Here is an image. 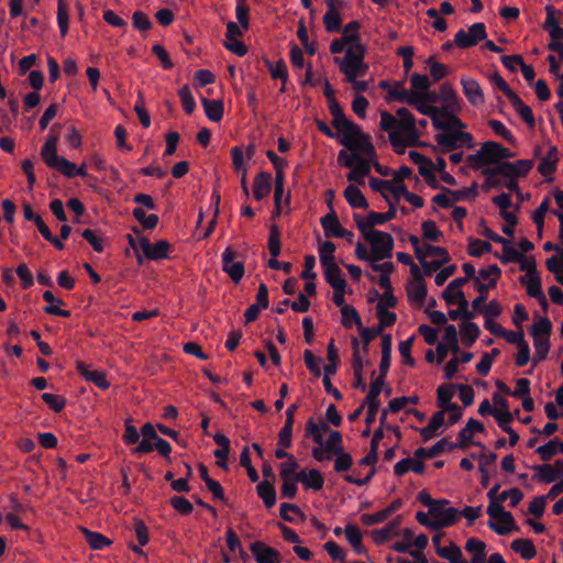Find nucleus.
Masks as SVG:
<instances>
[{
	"label": "nucleus",
	"mask_w": 563,
	"mask_h": 563,
	"mask_svg": "<svg viewBox=\"0 0 563 563\" xmlns=\"http://www.w3.org/2000/svg\"><path fill=\"white\" fill-rule=\"evenodd\" d=\"M329 110L332 115L333 128L342 134L340 144L349 151H362L369 159L376 156V150L368 134L364 133L361 128L349 120L336 100H330Z\"/></svg>",
	"instance_id": "f257e3e1"
},
{
	"label": "nucleus",
	"mask_w": 563,
	"mask_h": 563,
	"mask_svg": "<svg viewBox=\"0 0 563 563\" xmlns=\"http://www.w3.org/2000/svg\"><path fill=\"white\" fill-rule=\"evenodd\" d=\"M365 55L366 47L357 44L354 47H347L343 58L334 57V63L339 65L340 71L344 74L347 81H354L368 71L369 66L364 62Z\"/></svg>",
	"instance_id": "f03ea898"
},
{
	"label": "nucleus",
	"mask_w": 563,
	"mask_h": 563,
	"mask_svg": "<svg viewBox=\"0 0 563 563\" xmlns=\"http://www.w3.org/2000/svg\"><path fill=\"white\" fill-rule=\"evenodd\" d=\"M449 504L448 499H437V505L429 511L437 531L455 525L460 519V511L454 507H449Z\"/></svg>",
	"instance_id": "7ed1b4c3"
},
{
	"label": "nucleus",
	"mask_w": 563,
	"mask_h": 563,
	"mask_svg": "<svg viewBox=\"0 0 563 563\" xmlns=\"http://www.w3.org/2000/svg\"><path fill=\"white\" fill-rule=\"evenodd\" d=\"M371 235L373 236L369 238L371 240H367V242L372 247L373 261L379 262L390 258L393 256L394 249L393 236L389 233L383 231H373Z\"/></svg>",
	"instance_id": "20e7f679"
},
{
	"label": "nucleus",
	"mask_w": 563,
	"mask_h": 563,
	"mask_svg": "<svg viewBox=\"0 0 563 563\" xmlns=\"http://www.w3.org/2000/svg\"><path fill=\"white\" fill-rule=\"evenodd\" d=\"M397 208L393 202H389V210L386 214H380L376 211H371L366 218V221L360 223L357 225L358 231L362 233L363 238L367 241L371 240L373 235L371 233L376 231L374 227L385 224L386 222L396 218Z\"/></svg>",
	"instance_id": "39448f33"
},
{
	"label": "nucleus",
	"mask_w": 563,
	"mask_h": 563,
	"mask_svg": "<svg viewBox=\"0 0 563 563\" xmlns=\"http://www.w3.org/2000/svg\"><path fill=\"white\" fill-rule=\"evenodd\" d=\"M133 232L140 235V249L148 260L158 261L168 257L170 244L167 241L159 240L152 245L147 238L141 235L139 228H133Z\"/></svg>",
	"instance_id": "423d86ee"
},
{
	"label": "nucleus",
	"mask_w": 563,
	"mask_h": 563,
	"mask_svg": "<svg viewBox=\"0 0 563 563\" xmlns=\"http://www.w3.org/2000/svg\"><path fill=\"white\" fill-rule=\"evenodd\" d=\"M221 257L223 272L229 275L234 284H239L245 272L243 262L234 261L238 254L231 246L223 251Z\"/></svg>",
	"instance_id": "0eeeda50"
},
{
	"label": "nucleus",
	"mask_w": 563,
	"mask_h": 563,
	"mask_svg": "<svg viewBox=\"0 0 563 563\" xmlns=\"http://www.w3.org/2000/svg\"><path fill=\"white\" fill-rule=\"evenodd\" d=\"M461 85L465 98L472 106L477 107L484 103V92L476 79L463 76L461 78Z\"/></svg>",
	"instance_id": "6e6552de"
},
{
	"label": "nucleus",
	"mask_w": 563,
	"mask_h": 563,
	"mask_svg": "<svg viewBox=\"0 0 563 563\" xmlns=\"http://www.w3.org/2000/svg\"><path fill=\"white\" fill-rule=\"evenodd\" d=\"M533 167L532 159H518L517 162L498 163L499 172L505 173V178H516L526 176Z\"/></svg>",
	"instance_id": "1a4fd4ad"
},
{
	"label": "nucleus",
	"mask_w": 563,
	"mask_h": 563,
	"mask_svg": "<svg viewBox=\"0 0 563 563\" xmlns=\"http://www.w3.org/2000/svg\"><path fill=\"white\" fill-rule=\"evenodd\" d=\"M484 426L482 422L474 418H470L466 426L459 432L457 438L460 440V449H466L470 444H475L483 450H485V445L479 442H473L474 432H483Z\"/></svg>",
	"instance_id": "9d476101"
},
{
	"label": "nucleus",
	"mask_w": 563,
	"mask_h": 563,
	"mask_svg": "<svg viewBox=\"0 0 563 563\" xmlns=\"http://www.w3.org/2000/svg\"><path fill=\"white\" fill-rule=\"evenodd\" d=\"M250 550L257 563H280L279 552L261 541L253 542Z\"/></svg>",
	"instance_id": "9b49d317"
},
{
	"label": "nucleus",
	"mask_w": 563,
	"mask_h": 563,
	"mask_svg": "<svg viewBox=\"0 0 563 563\" xmlns=\"http://www.w3.org/2000/svg\"><path fill=\"white\" fill-rule=\"evenodd\" d=\"M396 131H399L400 136L407 140L409 146L419 145V137L421 135L417 128L416 118H409L408 120H398Z\"/></svg>",
	"instance_id": "f8f14e48"
},
{
	"label": "nucleus",
	"mask_w": 563,
	"mask_h": 563,
	"mask_svg": "<svg viewBox=\"0 0 563 563\" xmlns=\"http://www.w3.org/2000/svg\"><path fill=\"white\" fill-rule=\"evenodd\" d=\"M76 368L87 382L95 384L101 390H107L110 387L104 372L91 369L90 366L86 365L84 362H77Z\"/></svg>",
	"instance_id": "ddd939ff"
},
{
	"label": "nucleus",
	"mask_w": 563,
	"mask_h": 563,
	"mask_svg": "<svg viewBox=\"0 0 563 563\" xmlns=\"http://www.w3.org/2000/svg\"><path fill=\"white\" fill-rule=\"evenodd\" d=\"M141 435L143 439L140 441V443L133 449V454H144L150 453L154 450L153 441H155L157 438V432L154 428V426L150 422H146L143 424V427L140 430Z\"/></svg>",
	"instance_id": "4468645a"
},
{
	"label": "nucleus",
	"mask_w": 563,
	"mask_h": 563,
	"mask_svg": "<svg viewBox=\"0 0 563 563\" xmlns=\"http://www.w3.org/2000/svg\"><path fill=\"white\" fill-rule=\"evenodd\" d=\"M545 12L547 19L543 27L549 32L552 42L563 40V29L560 26L559 20L556 19V14H560L561 12L552 5H547Z\"/></svg>",
	"instance_id": "2eb2a0df"
},
{
	"label": "nucleus",
	"mask_w": 563,
	"mask_h": 563,
	"mask_svg": "<svg viewBox=\"0 0 563 563\" xmlns=\"http://www.w3.org/2000/svg\"><path fill=\"white\" fill-rule=\"evenodd\" d=\"M272 190V175L267 172L258 173L254 178L253 196L257 201L266 198Z\"/></svg>",
	"instance_id": "dca6fc26"
},
{
	"label": "nucleus",
	"mask_w": 563,
	"mask_h": 563,
	"mask_svg": "<svg viewBox=\"0 0 563 563\" xmlns=\"http://www.w3.org/2000/svg\"><path fill=\"white\" fill-rule=\"evenodd\" d=\"M321 266L323 268L324 279L332 288L346 287V280L343 277V273L335 262Z\"/></svg>",
	"instance_id": "f3484780"
},
{
	"label": "nucleus",
	"mask_w": 563,
	"mask_h": 563,
	"mask_svg": "<svg viewBox=\"0 0 563 563\" xmlns=\"http://www.w3.org/2000/svg\"><path fill=\"white\" fill-rule=\"evenodd\" d=\"M296 479H299V482H301L306 488H310V489H314V490L322 489L323 484H324V478H323L322 474L320 473V471H318L316 468H311L308 472L305 470L300 471L296 475Z\"/></svg>",
	"instance_id": "a211bd4d"
},
{
	"label": "nucleus",
	"mask_w": 563,
	"mask_h": 563,
	"mask_svg": "<svg viewBox=\"0 0 563 563\" xmlns=\"http://www.w3.org/2000/svg\"><path fill=\"white\" fill-rule=\"evenodd\" d=\"M328 431H330L328 422L317 423L313 418H310L306 423V437L311 438L318 445L324 444L323 433Z\"/></svg>",
	"instance_id": "6ab92c4d"
},
{
	"label": "nucleus",
	"mask_w": 563,
	"mask_h": 563,
	"mask_svg": "<svg viewBox=\"0 0 563 563\" xmlns=\"http://www.w3.org/2000/svg\"><path fill=\"white\" fill-rule=\"evenodd\" d=\"M455 385L448 384L441 385L437 389V406L441 408V410L445 411L448 409H455L456 404L452 402V398L454 396Z\"/></svg>",
	"instance_id": "aec40b11"
},
{
	"label": "nucleus",
	"mask_w": 563,
	"mask_h": 563,
	"mask_svg": "<svg viewBox=\"0 0 563 563\" xmlns=\"http://www.w3.org/2000/svg\"><path fill=\"white\" fill-rule=\"evenodd\" d=\"M499 521L503 523V525H498L496 521L494 520H489L488 521V527L494 531L496 532L497 534L499 536H506L508 534L509 532L511 531H519V527L517 526L515 519H514V516L511 515V512L509 511H506L501 519H499Z\"/></svg>",
	"instance_id": "412c9836"
},
{
	"label": "nucleus",
	"mask_w": 563,
	"mask_h": 563,
	"mask_svg": "<svg viewBox=\"0 0 563 563\" xmlns=\"http://www.w3.org/2000/svg\"><path fill=\"white\" fill-rule=\"evenodd\" d=\"M321 225L327 238H338L343 227L341 225L335 211L332 209L330 213L325 214L320 220Z\"/></svg>",
	"instance_id": "4be33fe9"
},
{
	"label": "nucleus",
	"mask_w": 563,
	"mask_h": 563,
	"mask_svg": "<svg viewBox=\"0 0 563 563\" xmlns=\"http://www.w3.org/2000/svg\"><path fill=\"white\" fill-rule=\"evenodd\" d=\"M201 103L203 106L207 118L212 122H220L223 118V102L221 100H210L202 97Z\"/></svg>",
	"instance_id": "5701e85b"
},
{
	"label": "nucleus",
	"mask_w": 563,
	"mask_h": 563,
	"mask_svg": "<svg viewBox=\"0 0 563 563\" xmlns=\"http://www.w3.org/2000/svg\"><path fill=\"white\" fill-rule=\"evenodd\" d=\"M81 532L85 537L86 542L93 550H103L111 545L112 541L100 532L91 531L85 527L81 528Z\"/></svg>",
	"instance_id": "b1692460"
},
{
	"label": "nucleus",
	"mask_w": 563,
	"mask_h": 563,
	"mask_svg": "<svg viewBox=\"0 0 563 563\" xmlns=\"http://www.w3.org/2000/svg\"><path fill=\"white\" fill-rule=\"evenodd\" d=\"M415 92H410L408 90H406L404 87H402V81H397L395 82V85L388 90V97H387V100L390 101V100H396L398 102H401V103H415L416 102V98H415Z\"/></svg>",
	"instance_id": "393cba45"
},
{
	"label": "nucleus",
	"mask_w": 563,
	"mask_h": 563,
	"mask_svg": "<svg viewBox=\"0 0 563 563\" xmlns=\"http://www.w3.org/2000/svg\"><path fill=\"white\" fill-rule=\"evenodd\" d=\"M344 197L352 208L367 209L368 202L363 192L354 185H349L344 190Z\"/></svg>",
	"instance_id": "a878e982"
},
{
	"label": "nucleus",
	"mask_w": 563,
	"mask_h": 563,
	"mask_svg": "<svg viewBox=\"0 0 563 563\" xmlns=\"http://www.w3.org/2000/svg\"><path fill=\"white\" fill-rule=\"evenodd\" d=\"M371 172L369 163L362 156L355 163V165L351 168V172L347 174V180L358 183L360 185H364V177L367 176Z\"/></svg>",
	"instance_id": "bb28decb"
},
{
	"label": "nucleus",
	"mask_w": 563,
	"mask_h": 563,
	"mask_svg": "<svg viewBox=\"0 0 563 563\" xmlns=\"http://www.w3.org/2000/svg\"><path fill=\"white\" fill-rule=\"evenodd\" d=\"M509 101L511 102L512 107L520 115V118L527 123V125L529 128H534L536 120L531 108L523 103V101L520 99L518 95L514 96Z\"/></svg>",
	"instance_id": "cd10ccee"
},
{
	"label": "nucleus",
	"mask_w": 563,
	"mask_h": 563,
	"mask_svg": "<svg viewBox=\"0 0 563 563\" xmlns=\"http://www.w3.org/2000/svg\"><path fill=\"white\" fill-rule=\"evenodd\" d=\"M257 495L262 498L266 508H272L276 504V490L274 485L267 479L256 486Z\"/></svg>",
	"instance_id": "c85d7f7f"
},
{
	"label": "nucleus",
	"mask_w": 563,
	"mask_h": 563,
	"mask_svg": "<svg viewBox=\"0 0 563 563\" xmlns=\"http://www.w3.org/2000/svg\"><path fill=\"white\" fill-rule=\"evenodd\" d=\"M48 167L56 169L62 175L73 178L75 177V168L76 165L71 163L70 161L66 159L64 156L57 155L53 159L45 163Z\"/></svg>",
	"instance_id": "c756f323"
},
{
	"label": "nucleus",
	"mask_w": 563,
	"mask_h": 563,
	"mask_svg": "<svg viewBox=\"0 0 563 563\" xmlns=\"http://www.w3.org/2000/svg\"><path fill=\"white\" fill-rule=\"evenodd\" d=\"M532 470L536 472L533 479H539L545 484L554 483L559 477L552 464L533 465Z\"/></svg>",
	"instance_id": "7c9ffc66"
},
{
	"label": "nucleus",
	"mask_w": 563,
	"mask_h": 563,
	"mask_svg": "<svg viewBox=\"0 0 563 563\" xmlns=\"http://www.w3.org/2000/svg\"><path fill=\"white\" fill-rule=\"evenodd\" d=\"M511 549L520 553L525 560H531L537 555L533 542L529 539H516L511 542Z\"/></svg>",
	"instance_id": "2f4dec72"
},
{
	"label": "nucleus",
	"mask_w": 563,
	"mask_h": 563,
	"mask_svg": "<svg viewBox=\"0 0 563 563\" xmlns=\"http://www.w3.org/2000/svg\"><path fill=\"white\" fill-rule=\"evenodd\" d=\"M558 162V148L551 146L547 156L543 157L538 166V170L541 175L548 176L555 172Z\"/></svg>",
	"instance_id": "473e14b6"
},
{
	"label": "nucleus",
	"mask_w": 563,
	"mask_h": 563,
	"mask_svg": "<svg viewBox=\"0 0 563 563\" xmlns=\"http://www.w3.org/2000/svg\"><path fill=\"white\" fill-rule=\"evenodd\" d=\"M442 191H445L449 194V196L452 197L453 203L462 200H474L477 197V184L474 183L471 187L460 189V190H452L446 187H441Z\"/></svg>",
	"instance_id": "72a5a7b5"
},
{
	"label": "nucleus",
	"mask_w": 563,
	"mask_h": 563,
	"mask_svg": "<svg viewBox=\"0 0 563 563\" xmlns=\"http://www.w3.org/2000/svg\"><path fill=\"white\" fill-rule=\"evenodd\" d=\"M440 95L445 103L443 108H446L448 111H460V100L449 84H443L440 88Z\"/></svg>",
	"instance_id": "f704fd0d"
},
{
	"label": "nucleus",
	"mask_w": 563,
	"mask_h": 563,
	"mask_svg": "<svg viewBox=\"0 0 563 563\" xmlns=\"http://www.w3.org/2000/svg\"><path fill=\"white\" fill-rule=\"evenodd\" d=\"M462 342L467 347H471L481 334L479 327L474 322H463L461 324Z\"/></svg>",
	"instance_id": "c9c22d12"
},
{
	"label": "nucleus",
	"mask_w": 563,
	"mask_h": 563,
	"mask_svg": "<svg viewBox=\"0 0 563 563\" xmlns=\"http://www.w3.org/2000/svg\"><path fill=\"white\" fill-rule=\"evenodd\" d=\"M416 98L415 103H408L409 106H413L417 111L423 115H428L432 118V115L438 113H443V115H449V111L446 108L439 109L433 104L427 103L423 100H421V97L418 93H413Z\"/></svg>",
	"instance_id": "e433bc0d"
},
{
	"label": "nucleus",
	"mask_w": 563,
	"mask_h": 563,
	"mask_svg": "<svg viewBox=\"0 0 563 563\" xmlns=\"http://www.w3.org/2000/svg\"><path fill=\"white\" fill-rule=\"evenodd\" d=\"M323 24L329 33H336L341 31L342 27V16L340 14V9L328 10L323 15Z\"/></svg>",
	"instance_id": "4c0bfd02"
},
{
	"label": "nucleus",
	"mask_w": 563,
	"mask_h": 563,
	"mask_svg": "<svg viewBox=\"0 0 563 563\" xmlns=\"http://www.w3.org/2000/svg\"><path fill=\"white\" fill-rule=\"evenodd\" d=\"M519 283L526 286L528 296L537 299L543 295L541 278L539 275L532 277L520 276Z\"/></svg>",
	"instance_id": "58836bf2"
},
{
	"label": "nucleus",
	"mask_w": 563,
	"mask_h": 563,
	"mask_svg": "<svg viewBox=\"0 0 563 563\" xmlns=\"http://www.w3.org/2000/svg\"><path fill=\"white\" fill-rule=\"evenodd\" d=\"M448 438H443L438 441L430 449L419 448L415 451L413 455L417 459H434L444 452Z\"/></svg>",
	"instance_id": "ea45409f"
},
{
	"label": "nucleus",
	"mask_w": 563,
	"mask_h": 563,
	"mask_svg": "<svg viewBox=\"0 0 563 563\" xmlns=\"http://www.w3.org/2000/svg\"><path fill=\"white\" fill-rule=\"evenodd\" d=\"M347 44L350 45L349 47L362 44L360 42V34L353 33L352 35L342 36L341 38H334L330 44V52L332 54L342 53Z\"/></svg>",
	"instance_id": "a19ab883"
},
{
	"label": "nucleus",
	"mask_w": 563,
	"mask_h": 563,
	"mask_svg": "<svg viewBox=\"0 0 563 563\" xmlns=\"http://www.w3.org/2000/svg\"><path fill=\"white\" fill-rule=\"evenodd\" d=\"M435 140L440 146L445 148V151H454L460 147L456 140V131H453L452 129L438 133L435 135Z\"/></svg>",
	"instance_id": "79ce46f5"
},
{
	"label": "nucleus",
	"mask_w": 563,
	"mask_h": 563,
	"mask_svg": "<svg viewBox=\"0 0 563 563\" xmlns=\"http://www.w3.org/2000/svg\"><path fill=\"white\" fill-rule=\"evenodd\" d=\"M342 324L344 328L350 329L353 324L361 328V317L353 306H344L341 309Z\"/></svg>",
	"instance_id": "37998d69"
},
{
	"label": "nucleus",
	"mask_w": 563,
	"mask_h": 563,
	"mask_svg": "<svg viewBox=\"0 0 563 563\" xmlns=\"http://www.w3.org/2000/svg\"><path fill=\"white\" fill-rule=\"evenodd\" d=\"M443 342L450 347V351L457 355L461 352L455 325L446 324L443 333Z\"/></svg>",
	"instance_id": "c03bdc74"
},
{
	"label": "nucleus",
	"mask_w": 563,
	"mask_h": 563,
	"mask_svg": "<svg viewBox=\"0 0 563 563\" xmlns=\"http://www.w3.org/2000/svg\"><path fill=\"white\" fill-rule=\"evenodd\" d=\"M560 439L554 438L543 445L537 448L536 452L540 455L543 462L550 461L554 455L559 453Z\"/></svg>",
	"instance_id": "a18cd8bd"
},
{
	"label": "nucleus",
	"mask_w": 563,
	"mask_h": 563,
	"mask_svg": "<svg viewBox=\"0 0 563 563\" xmlns=\"http://www.w3.org/2000/svg\"><path fill=\"white\" fill-rule=\"evenodd\" d=\"M408 297L419 303H422L427 297V285L424 280L411 282L408 286Z\"/></svg>",
	"instance_id": "49530a36"
},
{
	"label": "nucleus",
	"mask_w": 563,
	"mask_h": 563,
	"mask_svg": "<svg viewBox=\"0 0 563 563\" xmlns=\"http://www.w3.org/2000/svg\"><path fill=\"white\" fill-rule=\"evenodd\" d=\"M437 554L442 559L449 560L450 563H467L462 559V550L454 544L450 548H438Z\"/></svg>",
	"instance_id": "de8ad7c7"
},
{
	"label": "nucleus",
	"mask_w": 563,
	"mask_h": 563,
	"mask_svg": "<svg viewBox=\"0 0 563 563\" xmlns=\"http://www.w3.org/2000/svg\"><path fill=\"white\" fill-rule=\"evenodd\" d=\"M140 431L133 426V418L129 417L124 421V433L122 440L125 445L140 443Z\"/></svg>",
	"instance_id": "09e8293b"
},
{
	"label": "nucleus",
	"mask_w": 563,
	"mask_h": 563,
	"mask_svg": "<svg viewBox=\"0 0 563 563\" xmlns=\"http://www.w3.org/2000/svg\"><path fill=\"white\" fill-rule=\"evenodd\" d=\"M265 65L267 66L273 79H280L284 84L287 82L288 70L283 59L278 60L276 65H274L271 60L265 59Z\"/></svg>",
	"instance_id": "8fccbe9b"
},
{
	"label": "nucleus",
	"mask_w": 563,
	"mask_h": 563,
	"mask_svg": "<svg viewBox=\"0 0 563 563\" xmlns=\"http://www.w3.org/2000/svg\"><path fill=\"white\" fill-rule=\"evenodd\" d=\"M280 231L277 224H272L269 228L268 250L272 257H278L280 254Z\"/></svg>",
	"instance_id": "3c124183"
},
{
	"label": "nucleus",
	"mask_w": 563,
	"mask_h": 563,
	"mask_svg": "<svg viewBox=\"0 0 563 563\" xmlns=\"http://www.w3.org/2000/svg\"><path fill=\"white\" fill-rule=\"evenodd\" d=\"M467 253L473 257H481L484 253L492 252V244L487 241H482L475 238H470Z\"/></svg>",
	"instance_id": "603ef678"
},
{
	"label": "nucleus",
	"mask_w": 563,
	"mask_h": 563,
	"mask_svg": "<svg viewBox=\"0 0 563 563\" xmlns=\"http://www.w3.org/2000/svg\"><path fill=\"white\" fill-rule=\"evenodd\" d=\"M376 312L379 319L378 325L382 327L383 330L386 327H391L397 320V314L393 311H388L383 301H378Z\"/></svg>",
	"instance_id": "864d4df0"
},
{
	"label": "nucleus",
	"mask_w": 563,
	"mask_h": 563,
	"mask_svg": "<svg viewBox=\"0 0 563 563\" xmlns=\"http://www.w3.org/2000/svg\"><path fill=\"white\" fill-rule=\"evenodd\" d=\"M552 323L548 318H541L538 323L531 327L533 340L548 338L550 340Z\"/></svg>",
	"instance_id": "5fc2aeb1"
},
{
	"label": "nucleus",
	"mask_w": 563,
	"mask_h": 563,
	"mask_svg": "<svg viewBox=\"0 0 563 563\" xmlns=\"http://www.w3.org/2000/svg\"><path fill=\"white\" fill-rule=\"evenodd\" d=\"M493 144H498V143L494 142V141H486L481 146V152L483 153L482 158H483L485 165H488V164L497 165L498 163H500L498 150L494 146H489Z\"/></svg>",
	"instance_id": "6e6d98bb"
},
{
	"label": "nucleus",
	"mask_w": 563,
	"mask_h": 563,
	"mask_svg": "<svg viewBox=\"0 0 563 563\" xmlns=\"http://www.w3.org/2000/svg\"><path fill=\"white\" fill-rule=\"evenodd\" d=\"M213 441L218 444L219 449L213 452L217 460L228 459L230 454V439L223 433H216Z\"/></svg>",
	"instance_id": "4d7b16f0"
},
{
	"label": "nucleus",
	"mask_w": 563,
	"mask_h": 563,
	"mask_svg": "<svg viewBox=\"0 0 563 563\" xmlns=\"http://www.w3.org/2000/svg\"><path fill=\"white\" fill-rule=\"evenodd\" d=\"M503 252L504 254L501 256L495 254V256L499 257L503 264L511 262L518 263L519 260H523V254L516 250L509 240H507V243L503 245Z\"/></svg>",
	"instance_id": "13d9d810"
},
{
	"label": "nucleus",
	"mask_w": 563,
	"mask_h": 563,
	"mask_svg": "<svg viewBox=\"0 0 563 563\" xmlns=\"http://www.w3.org/2000/svg\"><path fill=\"white\" fill-rule=\"evenodd\" d=\"M250 7L246 4V0H236L235 16L239 24L244 31L250 27Z\"/></svg>",
	"instance_id": "bf43d9fd"
},
{
	"label": "nucleus",
	"mask_w": 563,
	"mask_h": 563,
	"mask_svg": "<svg viewBox=\"0 0 563 563\" xmlns=\"http://www.w3.org/2000/svg\"><path fill=\"white\" fill-rule=\"evenodd\" d=\"M57 144H58V136H48L45 140V143L41 150V156L44 161V163H47L48 161L56 157L57 154Z\"/></svg>",
	"instance_id": "052dcab7"
},
{
	"label": "nucleus",
	"mask_w": 563,
	"mask_h": 563,
	"mask_svg": "<svg viewBox=\"0 0 563 563\" xmlns=\"http://www.w3.org/2000/svg\"><path fill=\"white\" fill-rule=\"evenodd\" d=\"M482 174L485 176V186L490 188H498L501 186V183L497 178V176L505 177L504 172H499L498 164L494 167H486L482 169Z\"/></svg>",
	"instance_id": "680f3d73"
},
{
	"label": "nucleus",
	"mask_w": 563,
	"mask_h": 563,
	"mask_svg": "<svg viewBox=\"0 0 563 563\" xmlns=\"http://www.w3.org/2000/svg\"><path fill=\"white\" fill-rule=\"evenodd\" d=\"M57 23H58L62 36H66V34L68 32L69 15H68V9H67V4H66L65 0H58Z\"/></svg>",
	"instance_id": "e2e57ef3"
},
{
	"label": "nucleus",
	"mask_w": 563,
	"mask_h": 563,
	"mask_svg": "<svg viewBox=\"0 0 563 563\" xmlns=\"http://www.w3.org/2000/svg\"><path fill=\"white\" fill-rule=\"evenodd\" d=\"M41 398L56 413L62 412L67 404L63 396L49 393L42 394Z\"/></svg>",
	"instance_id": "0e129e2a"
},
{
	"label": "nucleus",
	"mask_w": 563,
	"mask_h": 563,
	"mask_svg": "<svg viewBox=\"0 0 563 563\" xmlns=\"http://www.w3.org/2000/svg\"><path fill=\"white\" fill-rule=\"evenodd\" d=\"M474 289L477 290L479 295L473 300L472 306L475 311H479L482 310L483 305L487 300L488 286H486L485 283L481 282L479 278H475Z\"/></svg>",
	"instance_id": "69168bd1"
},
{
	"label": "nucleus",
	"mask_w": 563,
	"mask_h": 563,
	"mask_svg": "<svg viewBox=\"0 0 563 563\" xmlns=\"http://www.w3.org/2000/svg\"><path fill=\"white\" fill-rule=\"evenodd\" d=\"M327 356H328L329 364H327L323 368L324 374H335L336 369H338V365L340 363V358H339L338 351L334 346L333 339L328 344Z\"/></svg>",
	"instance_id": "338daca9"
},
{
	"label": "nucleus",
	"mask_w": 563,
	"mask_h": 563,
	"mask_svg": "<svg viewBox=\"0 0 563 563\" xmlns=\"http://www.w3.org/2000/svg\"><path fill=\"white\" fill-rule=\"evenodd\" d=\"M533 345L536 349V353L533 356V364L537 365L538 363H540L547 358V355L550 350V340H548V338L536 339V340H533Z\"/></svg>",
	"instance_id": "774afa93"
}]
</instances>
